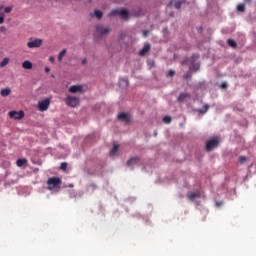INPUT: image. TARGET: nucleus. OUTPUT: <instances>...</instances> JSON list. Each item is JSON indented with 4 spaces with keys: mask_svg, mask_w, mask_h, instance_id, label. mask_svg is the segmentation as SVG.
I'll return each mask as SVG.
<instances>
[{
    "mask_svg": "<svg viewBox=\"0 0 256 256\" xmlns=\"http://www.w3.org/2000/svg\"><path fill=\"white\" fill-rule=\"evenodd\" d=\"M62 181L61 178L59 177H51L47 180V189L48 191H53V189H59V187H61L62 185Z\"/></svg>",
    "mask_w": 256,
    "mask_h": 256,
    "instance_id": "obj_1",
    "label": "nucleus"
},
{
    "mask_svg": "<svg viewBox=\"0 0 256 256\" xmlns=\"http://www.w3.org/2000/svg\"><path fill=\"white\" fill-rule=\"evenodd\" d=\"M119 16L121 17L122 19H127V17H129V11L128 10H118V9H115V10H112L109 14H108V17H115V16Z\"/></svg>",
    "mask_w": 256,
    "mask_h": 256,
    "instance_id": "obj_2",
    "label": "nucleus"
},
{
    "mask_svg": "<svg viewBox=\"0 0 256 256\" xmlns=\"http://www.w3.org/2000/svg\"><path fill=\"white\" fill-rule=\"evenodd\" d=\"M80 98L77 96H67L65 103L68 107H79Z\"/></svg>",
    "mask_w": 256,
    "mask_h": 256,
    "instance_id": "obj_3",
    "label": "nucleus"
},
{
    "mask_svg": "<svg viewBox=\"0 0 256 256\" xmlns=\"http://www.w3.org/2000/svg\"><path fill=\"white\" fill-rule=\"evenodd\" d=\"M51 105V98H46L38 103L39 111H47Z\"/></svg>",
    "mask_w": 256,
    "mask_h": 256,
    "instance_id": "obj_4",
    "label": "nucleus"
},
{
    "mask_svg": "<svg viewBox=\"0 0 256 256\" xmlns=\"http://www.w3.org/2000/svg\"><path fill=\"white\" fill-rule=\"evenodd\" d=\"M219 146V138H213L206 143V151H213Z\"/></svg>",
    "mask_w": 256,
    "mask_h": 256,
    "instance_id": "obj_5",
    "label": "nucleus"
},
{
    "mask_svg": "<svg viewBox=\"0 0 256 256\" xmlns=\"http://www.w3.org/2000/svg\"><path fill=\"white\" fill-rule=\"evenodd\" d=\"M109 33H111V29L109 28L103 26L96 27V35H98V37H105V35H109Z\"/></svg>",
    "mask_w": 256,
    "mask_h": 256,
    "instance_id": "obj_6",
    "label": "nucleus"
},
{
    "mask_svg": "<svg viewBox=\"0 0 256 256\" xmlns=\"http://www.w3.org/2000/svg\"><path fill=\"white\" fill-rule=\"evenodd\" d=\"M43 45V40L41 39H30V41L27 43V47L29 49H35L37 47H41Z\"/></svg>",
    "mask_w": 256,
    "mask_h": 256,
    "instance_id": "obj_7",
    "label": "nucleus"
},
{
    "mask_svg": "<svg viewBox=\"0 0 256 256\" xmlns=\"http://www.w3.org/2000/svg\"><path fill=\"white\" fill-rule=\"evenodd\" d=\"M8 115H9L10 119L19 120V119H23V117H25V112H23V110H20L18 112L10 111Z\"/></svg>",
    "mask_w": 256,
    "mask_h": 256,
    "instance_id": "obj_8",
    "label": "nucleus"
},
{
    "mask_svg": "<svg viewBox=\"0 0 256 256\" xmlns=\"http://www.w3.org/2000/svg\"><path fill=\"white\" fill-rule=\"evenodd\" d=\"M119 121H124V123H131V116L127 113H120L118 115Z\"/></svg>",
    "mask_w": 256,
    "mask_h": 256,
    "instance_id": "obj_9",
    "label": "nucleus"
},
{
    "mask_svg": "<svg viewBox=\"0 0 256 256\" xmlns=\"http://www.w3.org/2000/svg\"><path fill=\"white\" fill-rule=\"evenodd\" d=\"M70 93H84L83 85H73L69 88Z\"/></svg>",
    "mask_w": 256,
    "mask_h": 256,
    "instance_id": "obj_10",
    "label": "nucleus"
},
{
    "mask_svg": "<svg viewBox=\"0 0 256 256\" xmlns=\"http://www.w3.org/2000/svg\"><path fill=\"white\" fill-rule=\"evenodd\" d=\"M148 51H151V44L149 43L145 44L144 47L139 51L140 57H145Z\"/></svg>",
    "mask_w": 256,
    "mask_h": 256,
    "instance_id": "obj_11",
    "label": "nucleus"
},
{
    "mask_svg": "<svg viewBox=\"0 0 256 256\" xmlns=\"http://www.w3.org/2000/svg\"><path fill=\"white\" fill-rule=\"evenodd\" d=\"M139 161H140L139 157H132L127 161V166L133 167V165H137V163H139Z\"/></svg>",
    "mask_w": 256,
    "mask_h": 256,
    "instance_id": "obj_12",
    "label": "nucleus"
},
{
    "mask_svg": "<svg viewBox=\"0 0 256 256\" xmlns=\"http://www.w3.org/2000/svg\"><path fill=\"white\" fill-rule=\"evenodd\" d=\"M187 197L190 201H193V199H197L201 197V195L199 194V192H190L187 194Z\"/></svg>",
    "mask_w": 256,
    "mask_h": 256,
    "instance_id": "obj_13",
    "label": "nucleus"
},
{
    "mask_svg": "<svg viewBox=\"0 0 256 256\" xmlns=\"http://www.w3.org/2000/svg\"><path fill=\"white\" fill-rule=\"evenodd\" d=\"M1 97H9L11 95V88H5L0 91Z\"/></svg>",
    "mask_w": 256,
    "mask_h": 256,
    "instance_id": "obj_14",
    "label": "nucleus"
},
{
    "mask_svg": "<svg viewBox=\"0 0 256 256\" xmlns=\"http://www.w3.org/2000/svg\"><path fill=\"white\" fill-rule=\"evenodd\" d=\"M189 97H191L189 93H181L178 97V101L179 103H183V101H185V99H189Z\"/></svg>",
    "mask_w": 256,
    "mask_h": 256,
    "instance_id": "obj_15",
    "label": "nucleus"
},
{
    "mask_svg": "<svg viewBox=\"0 0 256 256\" xmlns=\"http://www.w3.org/2000/svg\"><path fill=\"white\" fill-rule=\"evenodd\" d=\"M22 67L23 69H28V70L33 69V63H31V61L29 60H26L22 63Z\"/></svg>",
    "mask_w": 256,
    "mask_h": 256,
    "instance_id": "obj_16",
    "label": "nucleus"
},
{
    "mask_svg": "<svg viewBox=\"0 0 256 256\" xmlns=\"http://www.w3.org/2000/svg\"><path fill=\"white\" fill-rule=\"evenodd\" d=\"M17 167H23V165H27V159L20 158L16 161Z\"/></svg>",
    "mask_w": 256,
    "mask_h": 256,
    "instance_id": "obj_17",
    "label": "nucleus"
},
{
    "mask_svg": "<svg viewBox=\"0 0 256 256\" xmlns=\"http://www.w3.org/2000/svg\"><path fill=\"white\" fill-rule=\"evenodd\" d=\"M116 153H119V144H114L113 148L110 151L111 157L115 155Z\"/></svg>",
    "mask_w": 256,
    "mask_h": 256,
    "instance_id": "obj_18",
    "label": "nucleus"
},
{
    "mask_svg": "<svg viewBox=\"0 0 256 256\" xmlns=\"http://www.w3.org/2000/svg\"><path fill=\"white\" fill-rule=\"evenodd\" d=\"M227 43L229 45V47H232V49H237V42L233 39H228Z\"/></svg>",
    "mask_w": 256,
    "mask_h": 256,
    "instance_id": "obj_19",
    "label": "nucleus"
},
{
    "mask_svg": "<svg viewBox=\"0 0 256 256\" xmlns=\"http://www.w3.org/2000/svg\"><path fill=\"white\" fill-rule=\"evenodd\" d=\"M245 9V4H238L237 11H239L240 13H245Z\"/></svg>",
    "mask_w": 256,
    "mask_h": 256,
    "instance_id": "obj_20",
    "label": "nucleus"
},
{
    "mask_svg": "<svg viewBox=\"0 0 256 256\" xmlns=\"http://www.w3.org/2000/svg\"><path fill=\"white\" fill-rule=\"evenodd\" d=\"M94 14L95 17H97L98 19H103V12H101L100 10H95Z\"/></svg>",
    "mask_w": 256,
    "mask_h": 256,
    "instance_id": "obj_21",
    "label": "nucleus"
},
{
    "mask_svg": "<svg viewBox=\"0 0 256 256\" xmlns=\"http://www.w3.org/2000/svg\"><path fill=\"white\" fill-rule=\"evenodd\" d=\"M6 65H9V58H4V59L0 62V67H6Z\"/></svg>",
    "mask_w": 256,
    "mask_h": 256,
    "instance_id": "obj_22",
    "label": "nucleus"
},
{
    "mask_svg": "<svg viewBox=\"0 0 256 256\" xmlns=\"http://www.w3.org/2000/svg\"><path fill=\"white\" fill-rule=\"evenodd\" d=\"M67 53V49H63L58 56V61H63V56Z\"/></svg>",
    "mask_w": 256,
    "mask_h": 256,
    "instance_id": "obj_23",
    "label": "nucleus"
},
{
    "mask_svg": "<svg viewBox=\"0 0 256 256\" xmlns=\"http://www.w3.org/2000/svg\"><path fill=\"white\" fill-rule=\"evenodd\" d=\"M209 111V105L205 104L203 109L198 110L199 113H207Z\"/></svg>",
    "mask_w": 256,
    "mask_h": 256,
    "instance_id": "obj_24",
    "label": "nucleus"
},
{
    "mask_svg": "<svg viewBox=\"0 0 256 256\" xmlns=\"http://www.w3.org/2000/svg\"><path fill=\"white\" fill-rule=\"evenodd\" d=\"M238 161H239V163H240L241 165H243V163H245V161H247V157H245V156H240V157L238 158Z\"/></svg>",
    "mask_w": 256,
    "mask_h": 256,
    "instance_id": "obj_25",
    "label": "nucleus"
},
{
    "mask_svg": "<svg viewBox=\"0 0 256 256\" xmlns=\"http://www.w3.org/2000/svg\"><path fill=\"white\" fill-rule=\"evenodd\" d=\"M60 169H62V171H67V162H62L60 165Z\"/></svg>",
    "mask_w": 256,
    "mask_h": 256,
    "instance_id": "obj_26",
    "label": "nucleus"
},
{
    "mask_svg": "<svg viewBox=\"0 0 256 256\" xmlns=\"http://www.w3.org/2000/svg\"><path fill=\"white\" fill-rule=\"evenodd\" d=\"M191 77H192L191 71H188V72L183 76L184 79H191Z\"/></svg>",
    "mask_w": 256,
    "mask_h": 256,
    "instance_id": "obj_27",
    "label": "nucleus"
},
{
    "mask_svg": "<svg viewBox=\"0 0 256 256\" xmlns=\"http://www.w3.org/2000/svg\"><path fill=\"white\" fill-rule=\"evenodd\" d=\"M163 122H164V123H171V117H170V116H165V117L163 118Z\"/></svg>",
    "mask_w": 256,
    "mask_h": 256,
    "instance_id": "obj_28",
    "label": "nucleus"
},
{
    "mask_svg": "<svg viewBox=\"0 0 256 256\" xmlns=\"http://www.w3.org/2000/svg\"><path fill=\"white\" fill-rule=\"evenodd\" d=\"M11 11H13V7L8 6L4 9V13H11Z\"/></svg>",
    "mask_w": 256,
    "mask_h": 256,
    "instance_id": "obj_29",
    "label": "nucleus"
},
{
    "mask_svg": "<svg viewBox=\"0 0 256 256\" xmlns=\"http://www.w3.org/2000/svg\"><path fill=\"white\" fill-rule=\"evenodd\" d=\"M200 64L196 63L192 66L193 71H199Z\"/></svg>",
    "mask_w": 256,
    "mask_h": 256,
    "instance_id": "obj_30",
    "label": "nucleus"
},
{
    "mask_svg": "<svg viewBox=\"0 0 256 256\" xmlns=\"http://www.w3.org/2000/svg\"><path fill=\"white\" fill-rule=\"evenodd\" d=\"M174 7H175L176 9H181V1L175 2Z\"/></svg>",
    "mask_w": 256,
    "mask_h": 256,
    "instance_id": "obj_31",
    "label": "nucleus"
},
{
    "mask_svg": "<svg viewBox=\"0 0 256 256\" xmlns=\"http://www.w3.org/2000/svg\"><path fill=\"white\" fill-rule=\"evenodd\" d=\"M5 23V14L2 13V16H0V25H3Z\"/></svg>",
    "mask_w": 256,
    "mask_h": 256,
    "instance_id": "obj_32",
    "label": "nucleus"
},
{
    "mask_svg": "<svg viewBox=\"0 0 256 256\" xmlns=\"http://www.w3.org/2000/svg\"><path fill=\"white\" fill-rule=\"evenodd\" d=\"M173 75H175V71L170 70V71L168 72V76H169V77H173Z\"/></svg>",
    "mask_w": 256,
    "mask_h": 256,
    "instance_id": "obj_33",
    "label": "nucleus"
},
{
    "mask_svg": "<svg viewBox=\"0 0 256 256\" xmlns=\"http://www.w3.org/2000/svg\"><path fill=\"white\" fill-rule=\"evenodd\" d=\"M195 59H199V54H194V55L192 56V60L195 61Z\"/></svg>",
    "mask_w": 256,
    "mask_h": 256,
    "instance_id": "obj_34",
    "label": "nucleus"
},
{
    "mask_svg": "<svg viewBox=\"0 0 256 256\" xmlns=\"http://www.w3.org/2000/svg\"><path fill=\"white\" fill-rule=\"evenodd\" d=\"M221 88H222V89H227V83H226V82H223V83L221 84Z\"/></svg>",
    "mask_w": 256,
    "mask_h": 256,
    "instance_id": "obj_35",
    "label": "nucleus"
},
{
    "mask_svg": "<svg viewBox=\"0 0 256 256\" xmlns=\"http://www.w3.org/2000/svg\"><path fill=\"white\" fill-rule=\"evenodd\" d=\"M49 61H50L51 63H55V58H54L53 56H50Z\"/></svg>",
    "mask_w": 256,
    "mask_h": 256,
    "instance_id": "obj_36",
    "label": "nucleus"
},
{
    "mask_svg": "<svg viewBox=\"0 0 256 256\" xmlns=\"http://www.w3.org/2000/svg\"><path fill=\"white\" fill-rule=\"evenodd\" d=\"M147 35H149V31L145 30V31L143 32V36H144V37H147Z\"/></svg>",
    "mask_w": 256,
    "mask_h": 256,
    "instance_id": "obj_37",
    "label": "nucleus"
},
{
    "mask_svg": "<svg viewBox=\"0 0 256 256\" xmlns=\"http://www.w3.org/2000/svg\"><path fill=\"white\" fill-rule=\"evenodd\" d=\"M82 65H87V58H84V59L82 60Z\"/></svg>",
    "mask_w": 256,
    "mask_h": 256,
    "instance_id": "obj_38",
    "label": "nucleus"
},
{
    "mask_svg": "<svg viewBox=\"0 0 256 256\" xmlns=\"http://www.w3.org/2000/svg\"><path fill=\"white\" fill-rule=\"evenodd\" d=\"M49 71H51V69H49V67H46V68H45V72H46V73H49Z\"/></svg>",
    "mask_w": 256,
    "mask_h": 256,
    "instance_id": "obj_39",
    "label": "nucleus"
},
{
    "mask_svg": "<svg viewBox=\"0 0 256 256\" xmlns=\"http://www.w3.org/2000/svg\"><path fill=\"white\" fill-rule=\"evenodd\" d=\"M245 3H251V0H245Z\"/></svg>",
    "mask_w": 256,
    "mask_h": 256,
    "instance_id": "obj_40",
    "label": "nucleus"
}]
</instances>
